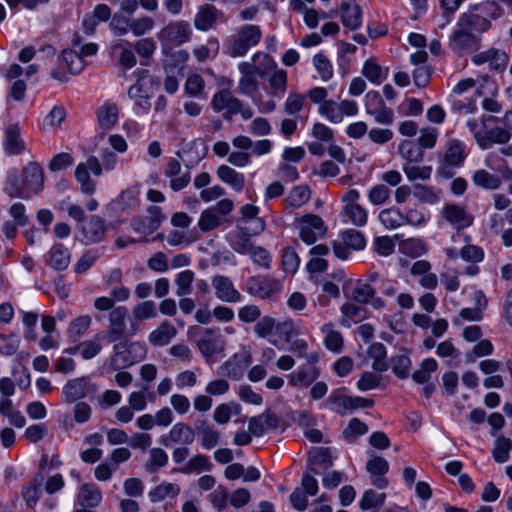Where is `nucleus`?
<instances>
[{
  "label": "nucleus",
  "mask_w": 512,
  "mask_h": 512,
  "mask_svg": "<svg viewBox=\"0 0 512 512\" xmlns=\"http://www.w3.org/2000/svg\"><path fill=\"white\" fill-rule=\"evenodd\" d=\"M23 184L29 198L38 194L44 187V172L41 165L37 162H29L23 168Z\"/></svg>",
  "instance_id": "nucleus-15"
},
{
  "label": "nucleus",
  "mask_w": 512,
  "mask_h": 512,
  "mask_svg": "<svg viewBox=\"0 0 512 512\" xmlns=\"http://www.w3.org/2000/svg\"><path fill=\"white\" fill-rule=\"evenodd\" d=\"M3 191L11 198L29 199L23 180L20 182L18 170L13 168L7 172Z\"/></svg>",
  "instance_id": "nucleus-32"
},
{
  "label": "nucleus",
  "mask_w": 512,
  "mask_h": 512,
  "mask_svg": "<svg viewBox=\"0 0 512 512\" xmlns=\"http://www.w3.org/2000/svg\"><path fill=\"white\" fill-rule=\"evenodd\" d=\"M113 343L110 367L114 371L130 367L140 362L147 353L145 344L138 341H129L128 338H123Z\"/></svg>",
  "instance_id": "nucleus-2"
},
{
  "label": "nucleus",
  "mask_w": 512,
  "mask_h": 512,
  "mask_svg": "<svg viewBox=\"0 0 512 512\" xmlns=\"http://www.w3.org/2000/svg\"><path fill=\"white\" fill-rule=\"evenodd\" d=\"M443 217L456 229L467 228L473 223V216L458 204H447L442 211Z\"/></svg>",
  "instance_id": "nucleus-21"
},
{
  "label": "nucleus",
  "mask_w": 512,
  "mask_h": 512,
  "mask_svg": "<svg viewBox=\"0 0 512 512\" xmlns=\"http://www.w3.org/2000/svg\"><path fill=\"white\" fill-rule=\"evenodd\" d=\"M320 376L316 367L300 366L288 375V383L292 387H309Z\"/></svg>",
  "instance_id": "nucleus-27"
},
{
  "label": "nucleus",
  "mask_w": 512,
  "mask_h": 512,
  "mask_svg": "<svg viewBox=\"0 0 512 512\" xmlns=\"http://www.w3.org/2000/svg\"><path fill=\"white\" fill-rule=\"evenodd\" d=\"M105 233V220L98 215H93L81 226V241L87 245L99 243L104 239Z\"/></svg>",
  "instance_id": "nucleus-17"
},
{
  "label": "nucleus",
  "mask_w": 512,
  "mask_h": 512,
  "mask_svg": "<svg viewBox=\"0 0 512 512\" xmlns=\"http://www.w3.org/2000/svg\"><path fill=\"white\" fill-rule=\"evenodd\" d=\"M43 481L44 476L41 473H39L33 477L32 481L27 486L23 487V499L25 500L26 504L31 508L34 507L39 501L42 492L41 486Z\"/></svg>",
  "instance_id": "nucleus-41"
},
{
  "label": "nucleus",
  "mask_w": 512,
  "mask_h": 512,
  "mask_svg": "<svg viewBox=\"0 0 512 512\" xmlns=\"http://www.w3.org/2000/svg\"><path fill=\"white\" fill-rule=\"evenodd\" d=\"M3 148L6 155H20L25 149L26 145L21 137V131L18 124H11L6 127L4 131Z\"/></svg>",
  "instance_id": "nucleus-20"
},
{
  "label": "nucleus",
  "mask_w": 512,
  "mask_h": 512,
  "mask_svg": "<svg viewBox=\"0 0 512 512\" xmlns=\"http://www.w3.org/2000/svg\"><path fill=\"white\" fill-rule=\"evenodd\" d=\"M321 332L324 334V345L326 349L334 353H340L344 346L342 334L334 329L332 323H325L321 327Z\"/></svg>",
  "instance_id": "nucleus-36"
},
{
  "label": "nucleus",
  "mask_w": 512,
  "mask_h": 512,
  "mask_svg": "<svg viewBox=\"0 0 512 512\" xmlns=\"http://www.w3.org/2000/svg\"><path fill=\"white\" fill-rule=\"evenodd\" d=\"M197 431L200 444L204 449L211 450L219 444L220 432L209 423L202 422Z\"/></svg>",
  "instance_id": "nucleus-38"
},
{
  "label": "nucleus",
  "mask_w": 512,
  "mask_h": 512,
  "mask_svg": "<svg viewBox=\"0 0 512 512\" xmlns=\"http://www.w3.org/2000/svg\"><path fill=\"white\" fill-rule=\"evenodd\" d=\"M399 153L407 161V164H416L423 160V149L410 140H405L399 145Z\"/></svg>",
  "instance_id": "nucleus-48"
},
{
  "label": "nucleus",
  "mask_w": 512,
  "mask_h": 512,
  "mask_svg": "<svg viewBox=\"0 0 512 512\" xmlns=\"http://www.w3.org/2000/svg\"><path fill=\"white\" fill-rule=\"evenodd\" d=\"M366 470L371 476V483L378 489H384L388 486V480L385 474L389 470V464L383 457L372 455L366 463Z\"/></svg>",
  "instance_id": "nucleus-19"
},
{
  "label": "nucleus",
  "mask_w": 512,
  "mask_h": 512,
  "mask_svg": "<svg viewBox=\"0 0 512 512\" xmlns=\"http://www.w3.org/2000/svg\"><path fill=\"white\" fill-rule=\"evenodd\" d=\"M306 103V96L297 92H290L284 103V112L288 115H297Z\"/></svg>",
  "instance_id": "nucleus-62"
},
{
  "label": "nucleus",
  "mask_w": 512,
  "mask_h": 512,
  "mask_svg": "<svg viewBox=\"0 0 512 512\" xmlns=\"http://www.w3.org/2000/svg\"><path fill=\"white\" fill-rule=\"evenodd\" d=\"M342 24L350 30H357L362 24V11L356 0H342L340 4Z\"/></svg>",
  "instance_id": "nucleus-23"
},
{
  "label": "nucleus",
  "mask_w": 512,
  "mask_h": 512,
  "mask_svg": "<svg viewBox=\"0 0 512 512\" xmlns=\"http://www.w3.org/2000/svg\"><path fill=\"white\" fill-rule=\"evenodd\" d=\"M128 309L125 306H116L108 316L109 326L103 333L97 334V339L106 340L108 343L117 342L123 338H128L136 334L135 324L131 322V330L126 329V318Z\"/></svg>",
  "instance_id": "nucleus-3"
},
{
  "label": "nucleus",
  "mask_w": 512,
  "mask_h": 512,
  "mask_svg": "<svg viewBox=\"0 0 512 512\" xmlns=\"http://www.w3.org/2000/svg\"><path fill=\"white\" fill-rule=\"evenodd\" d=\"M89 172L97 177L102 175V164L95 156H89L86 162L79 163L75 168V178L80 184L81 191L84 194L92 195L96 190V184L90 178Z\"/></svg>",
  "instance_id": "nucleus-5"
},
{
  "label": "nucleus",
  "mask_w": 512,
  "mask_h": 512,
  "mask_svg": "<svg viewBox=\"0 0 512 512\" xmlns=\"http://www.w3.org/2000/svg\"><path fill=\"white\" fill-rule=\"evenodd\" d=\"M481 39L465 27L456 25V29L450 35L449 46L452 51L461 53L464 51L477 50L480 47Z\"/></svg>",
  "instance_id": "nucleus-13"
},
{
  "label": "nucleus",
  "mask_w": 512,
  "mask_h": 512,
  "mask_svg": "<svg viewBox=\"0 0 512 512\" xmlns=\"http://www.w3.org/2000/svg\"><path fill=\"white\" fill-rule=\"evenodd\" d=\"M457 26L465 27L472 33H485L492 27L491 21L481 13L468 11L462 13L457 21Z\"/></svg>",
  "instance_id": "nucleus-22"
},
{
  "label": "nucleus",
  "mask_w": 512,
  "mask_h": 512,
  "mask_svg": "<svg viewBox=\"0 0 512 512\" xmlns=\"http://www.w3.org/2000/svg\"><path fill=\"white\" fill-rule=\"evenodd\" d=\"M220 223V218L216 215L215 210L208 208L201 213L198 227L202 232H209L219 227Z\"/></svg>",
  "instance_id": "nucleus-64"
},
{
  "label": "nucleus",
  "mask_w": 512,
  "mask_h": 512,
  "mask_svg": "<svg viewBox=\"0 0 512 512\" xmlns=\"http://www.w3.org/2000/svg\"><path fill=\"white\" fill-rule=\"evenodd\" d=\"M60 61L73 75L79 74L85 68V61L81 55L74 50H64L60 55Z\"/></svg>",
  "instance_id": "nucleus-44"
},
{
  "label": "nucleus",
  "mask_w": 512,
  "mask_h": 512,
  "mask_svg": "<svg viewBox=\"0 0 512 512\" xmlns=\"http://www.w3.org/2000/svg\"><path fill=\"white\" fill-rule=\"evenodd\" d=\"M147 213L146 217H135L131 220L130 226L133 231L149 235L160 227L163 220L162 209L152 205L147 208Z\"/></svg>",
  "instance_id": "nucleus-14"
},
{
  "label": "nucleus",
  "mask_w": 512,
  "mask_h": 512,
  "mask_svg": "<svg viewBox=\"0 0 512 512\" xmlns=\"http://www.w3.org/2000/svg\"><path fill=\"white\" fill-rule=\"evenodd\" d=\"M180 493V487L177 484L162 482L149 491L148 496L152 503L163 501L167 497H176Z\"/></svg>",
  "instance_id": "nucleus-45"
},
{
  "label": "nucleus",
  "mask_w": 512,
  "mask_h": 512,
  "mask_svg": "<svg viewBox=\"0 0 512 512\" xmlns=\"http://www.w3.org/2000/svg\"><path fill=\"white\" fill-rule=\"evenodd\" d=\"M318 112L332 123H340L343 120V113L341 112L339 103L333 100L323 102L319 106Z\"/></svg>",
  "instance_id": "nucleus-54"
},
{
  "label": "nucleus",
  "mask_w": 512,
  "mask_h": 512,
  "mask_svg": "<svg viewBox=\"0 0 512 512\" xmlns=\"http://www.w3.org/2000/svg\"><path fill=\"white\" fill-rule=\"evenodd\" d=\"M244 372L245 366L242 362V359L236 354L222 363L217 369V373L219 375L230 378L232 380H240L243 377Z\"/></svg>",
  "instance_id": "nucleus-33"
},
{
  "label": "nucleus",
  "mask_w": 512,
  "mask_h": 512,
  "mask_svg": "<svg viewBox=\"0 0 512 512\" xmlns=\"http://www.w3.org/2000/svg\"><path fill=\"white\" fill-rule=\"evenodd\" d=\"M247 292L260 299H273L282 288V284L276 278L265 276H251L246 281Z\"/></svg>",
  "instance_id": "nucleus-6"
},
{
  "label": "nucleus",
  "mask_w": 512,
  "mask_h": 512,
  "mask_svg": "<svg viewBox=\"0 0 512 512\" xmlns=\"http://www.w3.org/2000/svg\"><path fill=\"white\" fill-rule=\"evenodd\" d=\"M217 176L221 181L230 185L235 191H241L245 184V177L227 165H220L217 168Z\"/></svg>",
  "instance_id": "nucleus-37"
},
{
  "label": "nucleus",
  "mask_w": 512,
  "mask_h": 512,
  "mask_svg": "<svg viewBox=\"0 0 512 512\" xmlns=\"http://www.w3.org/2000/svg\"><path fill=\"white\" fill-rule=\"evenodd\" d=\"M390 366L392 372L400 379H406L410 375L411 359L406 352H401L391 357Z\"/></svg>",
  "instance_id": "nucleus-46"
},
{
  "label": "nucleus",
  "mask_w": 512,
  "mask_h": 512,
  "mask_svg": "<svg viewBox=\"0 0 512 512\" xmlns=\"http://www.w3.org/2000/svg\"><path fill=\"white\" fill-rule=\"evenodd\" d=\"M176 335L177 329L165 320L149 334L148 341L152 346L162 347L168 345Z\"/></svg>",
  "instance_id": "nucleus-30"
},
{
  "label": "nucleus",
  "mask_w": 512,
  "mask_h": 512,
  "mask_svg": "<svg viewBox=\"0 0 512 512\" xmlns=\"http://www.w3.org/2000/svg\"><path fill=\"white\" fill-rule=\"evenodd\" d=\"M341 239L351 250H362L366 246L364 235L355 229L345 230L341 235Z\"/></svg>",
  "instance_id": "nucleus-56"
},
{
  "label": "nucleus",
  "mask_w": 512,
  "mask_h": 512,
  "mask_svg": "<svg viewBox=\"0 0 512 512\" xmlns=\"http://www.w3.org/2000/svg\"><path fill=\"white\" fill-rule=\"evenodd\" d=\"M212 469V463L208 456L203 454H197L190 458L187 463L180 469L181 473L191 474L200 473L201 471H210Z\"/></svg>",
  "instance_id": "nucleus-49"
},
{
  "label": "nucleus",
  "mask_w": 512,
  "mask_h": 512,
  "mask_svg": "<svg viewBox=\"0 0 512 512\" xmlns=\"http://www.w3.org/2000/svg\"><path fill=\"white\" fill-rule=\"evenodd\" d=\"M132 314L135 322L155 318L157 316L156 304L151 300L143 301L133 308Z\"/></svg>",
  "instance_id": "nucleus-53"
},
{
  "label": "nucleus",
  "mask_w": 512,
  "mask_h": 512,
  "mask_svg": "<svg viewBox=\"0 0 512 512\" xmlns=\"http://www.w3.org/2000/svg\"><path fill=\"white\" fill-rule=\"evenodd\" d=\"M102 502V491L95 483L82 484L76 497V503L80 507L90 509L98 507Z\"/></svg>",
  "instance_id": "nucleus-25"
},
{
  "label": "nucleus",
  "mask_w": 512,
  "mask_h": 512,
  "mask_svg": "<svg viewBox=\"0 0 512 512\" xmlns=\"http://www.w3.org/2000/svg\"><path fill=\"white\" fill-rule=\"evenodd\" d=\"M112 50L114 52H120L118 60L122 67H124L125 69H131L135 66L136 56L130 47L124 45L121 42H117L112 45Z\"/></svg>",
  "instance_id": "nucleus-60"
},
{
  "label": "nucleus",
  "mask_w": 512,
  "mask_h": 512,
  "mask_svg": "<svg viewBox=\"0 0 512 512\" xmlns=\"http://www.w3.org/2000/svg\"><path fill=\"white\" fill-rule=\"evenodd\" d=\"M378 219L386 229H396L404 224V214L397 207L382 210Z\"/></svg>",
  "instance_id": "nucleus-47"
},
{
  "label": "nucleus",
  "mask_w": 512,
  "mask_h": 512,
  "mask_svg": "<svg viewBox=\"0 0 512 512\" xmlns=\"http://www.w3.org/2000/svg\"><path fill=\"white\" fill-rule=\"evenodd\" d=\"M437 368L438 363L434 358H426L421 362L420 368L411 375L412 379L417 384H427V382H430L431 374Z\"/></svg>",
  "instance_id": "nucleus-51"
},
{
  "label": "nucleus",
  "mask_w": 512,
  "mask_h": 512,
  "mask_svg": "<svg viewBox=\"0 0 512 512\" xmlns=\"http://www.w3.org/2000/svg\"><path fill=\"white\" fill-rule=\"evenodd\" d=\"M97 386L87 376L69 380L62 388V398L67 404L79 402L89 394H94Z\"/></svg>",
  "instance_id": "nucleus-7"
},
{
  "label": "nucleus",
  "mask_w": 512,
  "mask_h": 512,
  "mask_svg": "<svg viewBox=\"0 0 512 512\" xmlns=\"http://www.w3.org/2000/svg\"><path fill=\"white\" fill-rule=\"evenodd\" d=\"M385 498V493H378L372 489L366 490L361 497L359 507L363 511L379 512L384 505Z\"/></svg>",
  "instance_id": "nucleus-40"
},
{
  "label": "nucleus",
  "mask_w": 512,
  "mask_h": 512,
  "mask_svg": "<svg viewBox=\"0 0 512 512\" xmlns=\"http://www.w3.org/2000/svg\"><path fill=\"white\" fill-rule=\"evenodd\" d=\"M269 92L274 97H283L288 86V75L284 69H276L268 78Z\"/></svg>",
  "instance_id": "nucleus-39"
},
{
  "label": "nucleus",
  "mask_w": 512,
  "mask_h": 512,
  "mask_svg": "<svg viewBox=\"0 0 512 512\" xmlns=\"http://www.w3.org/2000/svg\"><path fill=\"white\" fill-rule=\"evenodd\" d=\"M262 39V30L258 25L245 24L237 27L224 40V50L232 58L245 56L248 51L257 46Z\"/></svg>",
  "instance_id": "nucleus-1"
},
{
  "label": "nucleus",
  "mask_w": 512,
  "mask_h": 512,
  "mask_svg": "<svg viewBox=\"0 0 512 512\" xmlns=\"http://www.w3.org/2000/svg\"><path fill=\"white\" fill-rule=\"evenodd\" d=\"M192 36V27L186 20L171 21L157 34L163 48L188 43L191 41Z\"/></svg>",
  "instance_id": "nucleus-4"
},
{
  "label": "nucleus",
  "mask_w": 512,
  "mask_h": 512,
  "mask_svg": "<svg viewBox=\"0 0 512 512\" xmlns=\"http://www.w3.org/2000/svg\"><path fill=\"white\" fill-rule=\"evenodd\" d=\"M212 287L215 290V296L228 303H236L241 301L242 295L235 288L232 280L224 275H216L212 278Z\"/></svg>",
  "instance_id": "nucleus-18"
},
{
  "label": "nucleus",
  "mask_w": 512,
  "mask_h": 512,
  "mask_svg": "<svg viewBox=\"0 0 512 512\" xmlns=\"http://www.w3.org/2000/svg\"><path fill=\"white\" fill-rule=\"evenodd\" d=\"M511 138V133L509 130H506L501 127H494L490 130L486 131L484 134L476 133L475 139L478 145L482 149H488L491 147V144H505Z\"/></svg>",
  "instance_id": "nucleus-28"
},
{
  "label": "nucleus",
  "mask_w": 512,
  "mask_h": 512,
  "mask_svg": "<svg viewBox=\"0 0 512 512\" xmlns=\"http://www.w3.org/2000/svg\"><path fill=\"white\" fill-rule=\"evenodd\" d=\"M367 354L373 360L372 368L374 371L382 373L388 370L387 350L383 343L375 342L371 344L367 349Z\"/></svg>",
  "instance_id": "nucleus-35"
},
{
  "label": "nucleus",
  "mask_w": 512,
  "mask_h": 512,
  "mask_svg": "<svg viewBox=\"0 0 512 512\" xmlns=\"http://www.w3.org/2000/svg\"><path fill=\"white\" fill-rule=\"evenodd\" d=\"M512 448V441L509 438L500 436L495 441L493 449V458L497 463H505L509 459V453Z\"/></svg>",
  "instance_id": "nucleus-57"
},
{
  "label": "nucleus",
  "mask_w": 512,
  "mask_h": 512,
  "mask_svg": "<svg viewBox=\"0 0 512 512\" xmlns=\"http://www.w3.org/2000/svg\"><path fill=\"white\" fill-rule=\"evenodd\" d=\"M465 144L457 139H451L446 144V150L443 154L442 161L453 166L461 167L466 159Z\"/></svg>",
  "instance_id": "nucleus-31"
},
{
  "label": "nucleus",
  "mask_w": 512,
  "mask_h": 512,
  "mask_svg": "<svg viewBox=\"0 0 512 512\" xmlns=\"http://www.w3.org/2000/svg\"><path fill=\"white\" fill-rule=\"evenodd\" d=\"M311 190L307 185H297L291 189L288 196L284 199L287 207L295 209L300 208L309 201Z\"/></svg>",
  "instance_id": "nucleus-42"
},
{
  "label": "nucleus",
  "mask_w": 512,
  "mask_h": 512,
  "mask_svg": "<svg viewBox=\"0 0 512 512\" xmlns=\"http://www.w3.org/2000/svg\"><path fill=\"white\" fill-rule=\"evenodd\" d=\"M210 104L214 112L221 113L225 120L230 121L239 110L240 99L228 89H222L213 95Z\"/></svg>",
  "instance_id": "nucleus-10"
},
{
  "label": "nucleus",
  "mask_w": 512,
  "mask_h": 512,
  "mask_svg": "<svg viewBox=\"0 0 512 512\" xmlns=\"http://www.w3.org/2000/svg\"><path fill=\"white\" fill-rule=\"evenodd\" d=\"M326 233V227L321 217L306 214L299 220V237L308 245L315 243Z\"/></svg>",
  "instance_id": "nucleus-8"
},
{
  "label": "nucleus",
  "mask_w": 512,
  "mask_h": 512,
  "mask_svg": "<svg viewBox=\"0 0 512 512\" xmlns=\"http://www.w3.org/2000/svg\"><path fill=\"white\" fill-rule=\"evenodd\" d=\"M343 214L355 226L362 227L367 223V211L358 203H350V205H345Z\"/></svg>",
  "instance_id": "nucleus-52"
},
{
  "label": "nucleus",
  "mask_w": 512,
  "mask_h": 512,
  "mask_svg": "<svg viewBox=\"0 0 512 512\" xmlns=\"http://www.w3.org/2000/svg\"><path fill=\"white\" fill-rule=\"evenodd\" d=\"M196 432L188 424L178 422L174 424L169 432L159 438V442L165 447H171L173 444L187 446L195 441Z\"/></svg>",
  "instance_id": "nucleus-12"
},
{
  "label": "nucleus",
  "mask_w": 512,
  "mask_h": 512,
  "mask_svg": "<svg viewBox=\"0 0 512 512\" xmlns=\"http://www.w3.org/2000/svg\"><path fill=\"white\" fill-rule=\"evenodd\" d=\"M92 319L88 315L75 318L69 325L67 335L72 342H77L89 329Z\"/></svg>",
  "instance_id": "nucleus-50"
},
{
  "label": "nucleus",
  "mask_w": 512,
  "mask_h": 512,
  "mask_svg": "<svg viewBox=\"0 0 512 512\" xmlns=\"http://www.w3.org/2000/svg\"><path fill=\"white\" fill-rule=\"evenodd\" d=\"M413 195L419 201L428 204H436L440 201V192L435 191L433 187L421 184H416L414 186Z\"/></svg>",
  "instance_id": "nucleus-61"
},
{
  "label": "nucleus",
  "mask_w": 512,
  "mask_h": 512,
  "mask_svg": "<svg viewBox=\"0 0 512 512\" xmlns=\"http://www.w3.org/2000/svg\"><path fill=\"white\" fill-rule=\"evenodd\" d=\"M472 182L476 187L485 190H497L500 188L502 181L501 178L485 169H478L472 174Z\"/></svg>",
  "instance_id": "nucleus-34"
},
{
  "label": "nucleus",
  "mask_w": 512,
  "mask_h": 512,
  "mask_svg": "<svg viewBox=\"0 0 512 512\" xmlns=\"http://www.w3.org/2000/svg\"><path fill=\"white\" fill-rule=\"evenodd\" d=\"M208 148L204 142V140L198 138L191 141L187 144L182 151H179L177 155L181 157L184 155L186 159H184L186 166L191 168L197 165L202 159H204L207 155Z\"/></svg>",
  "instance_id": "nucleus-26"
},
{
  "label": "nucleus",
  "mask_w": 512,
  "mask_h": 512,
  "mask_svg": "<svg viewBox=\"0 0 512 512\" xmlns=\"http://www.w3.org/2000/svg\"><path fill=\"white\" fill-rule=\"evenodd\" d=\"M149 461L146 463V470L155 473L168 463V455L161 448H152L149 453Z\"/></svg>",
  "instance_id": "nucleus-55"
},
{
  "label": "nucleus",
  "mask_w": 512,
  "mask_h": 512,
  "mask_svg": "<svg viewBox=\"0 0 512 512\" xmlns=\"http://www.w3.org/2000/svg\"><path fill=\"white\" fill-rule=\"evenodd\" d=\"M279 426V418L276 414L266 411L258 416L251 417L248 423L249 432L255 436H262L269 429H276Z\"/></svg>",
  "instance_id": "nucleus-24"
},
{
  "label": "nucleus",
  "mask_w": 512,
  "mask_h": 512,
  "mask_svg": "<svg viewBox=\"0 0 512 512\" xmlns=\"http://www.w3.org/2000/svg\"><path fill=\"white\" fill-rule=\"evenodd\" d=\"M252 62L256 65L257 74L260 76H264L268 71L277 68V63L273 57L263 52H256L252 56Z\"/></svg>",
  "instance_id": "nucleus-58"
},
{
  "label": "nucleus",
  "mask_w": 512,
  "mask_h": 512,
  "mask_svg": "<svg viewBox=\"0 0 512 512\" xmlns=\"http://www.w3.org/2000/svg\"><path fill=\"white\" fill-rule=\"evenodd\" d=\"M98 123L102 129L108 130L118 121V107L115 103H106L97 111Z\"/></svg>",
  "instance_id": "nucleus-43"
},
{
  "label": "nucleus",
  "mask_w": 512,
  "mask_h": 512,
  "mask_svg": "<svg viewBox=\"0 0 512 512\" xmlns=\"http://www.w3.org/2000/svg\"><path fill=\"white\" fill-rule=\"evenodd\" d=\"M494 346L488 339L480 340L470 352L466 354V362L473 363L477 358L489 356L493 353Z\"/></svg>",
  "instance_id": "nucleus-59"
},
{
  "label": "nucleus",
  "mask_w": 512,
  "mask_h": 512,
  "mask_svg": "<svg viewBox=\"0 0 512 512\" xmlns=\"http://www.w3.org/2000/svg\"><path fill=\"white\" fill-rule=\"evenodd\" d=\"M241 218L239 220L242 231L249 235H258L265 229L264 220L258 216L259 208L252 204H245L241 207Z\"/></svg>",
  "instance_id": "nucleus-16"
},
{
  "label": "nucleus",
  "mask_w": 512,
  "mask_h": 512,
  "mask_svg": "<svg viewBox=\"0 0 512 512\" xmlns=\"http://www.w3.org/2000/svg\"><path fill=\"white\" fill-rule=\"evenodd\" d=\"M313 65L323 81H328L333 77V66L323 53L314 55Z\"/></svg>",
  "instance_id": "nucleus-63"
},
{
  "label": "nucleus",
  "mask_w": 512,
  "mask_h": 512,
  "mask_svg": "<svg viewBox=\"0 0 512 512\" xmlns=\"http://www.w3.org/2000/svg\"><path fill=\"white\" fill-rule=\"evenodd\" d=\"M70 260V251L62 243H55L48 251V265L55 271L66 270Z\"/></svg>",
  "instance_id": "nucleus-29"
},
{
  "label": "nucleus",
  "mask_w": 512,
  "mask_h": 512,
  "mask_svg": "<svg viewBox=\"0 0 512 512\" xmlns=\"http://www.w3.org/2000/svg\"><path fill=\"white\" fill-rule=\"evenodd\" d=\"M219 21L227 22L224 13L214 5L204 4L198 7L193 24L198 31L207 32L214 29Z\"/></svg>",
  "instance_id": "nucleus-9"
},
{
  "label": "nucleus",
  "mask_w": 512,
  "mask_h": 512,
  "mask_svg": "<svg viewBox=\"0 0 512 512\" xmlns=\"http://www.w3.org/2000/svg\"><path fill=\"white\" fill-rule=\"evenodd\" d=\"M196 345L202 356L208 358L224 350L225 340L218 328H208L200 335Z\"/></svg>",
  "instance_id": "nucleus-11"
}]
</instances>
